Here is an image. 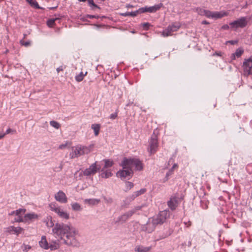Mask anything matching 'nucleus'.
Masks as SVG:
<instances>
[{
  "mask_svg": "<svg viewBox=\"0 0 252 252\" xmlns=\"http://www.w3.org/2000/svg\"><path fill=\"white\" fill-rule=\"evenodd\" d=\"M52 231L66 245L73 247L79 246V243L76 239L78 231L73 227L63 223H57L53 228Z\"/></svg>",
  "mask_w": 252,
  "mask_h": 252,
  "instance_id": "nucleus-1",
  "label": "nucleus"
},
{
  "mask_svg": "<svg viewBox=\"0 0 252 252\" xmlns=\"http://www.w3.org/2000/svg\"><path fill=\"white\" fill-rule=\"evenodd\" d=\"M169 217L168 210L160 211L156 218L152 220V222H148L146 224L145 230L148 233L152 232L155 228L156 226L158 224H163L167 218Z\"/></svg>",
  "mask_w": 252,
  "mask_h": 252,
  "instance_id": "nucleus-2",
  "label": "nucleus"
},
{
  "mask_svg": "<svg viewBox=\"0 0 252 252\" xmlns=\"http://www.w3.org/2000/svg\"><path fill=\"white\" fill-rule=\"evenodd\" d=\"M93 145L88 147L77 146L72 148V152L70 153L71 158H78L85 154H88L91 151Z\"/></svg>",
  "mask_w": 252,
  "mask_h": 252,
  "instance_id": "nucleus-3",
  "label": "nucleus"
},
{
  "mask_svg": "<svg viewBox=\"0 0 252 252\" xmlns=\"http://www.w3.org/2000/svg\"><path fill=\"white\" fill-rule=\"evenodd\" d=\"M124 160L122 161L121 165L123 167V170H119L117 173V176L120 177L122 180H124L126 178L127 179L131 178L133 174V172L132 169L128 166H124Z\"/></svg>",
  "mask_w": 252,
  "mask_h": 252,
  "instance_id": "nucleus-4",
  "label": "nucleus"
},
{
  "mask_svg": "<svg viewBox=\"0 0 252 252\" xmlns=\"http://www.w3.org/2000/svg\"><path fill=\"white\" fill-rule=\"evenodd\" d=\"M124 165L128 166L132 169L133 166H135L136 170L141 171L143 169V165L141 161L137 158H124Z\"/></svg>",
  "mask_w": 252,
  "mask_h": 252,
  "instance_id": "nucleus-5",
  "label": "nucleus"
},
{
  "mask_svg": "<svg viewBox=\"0 0 252 252\" xmlns=\"http://www.w3.org/2000/svg\"><path fill=\"white\" fill-rule=\"evenodd\" d=\"M158 147V142L157 135L153 134L149 141V147L148 148V152L150 154L156 152Z\"/></svg>",
  "mask_w": 252,
  "mask_h": 252,
  "instance_id": "nucleus-6",
  "label": "nucleus"
},
{
  "mask_svg": "<svg viewBox=\"0 0 252 252\" xmlns=\"http://www.w3.org/2000/svg\"><path fill=\"white\" fill-rule=\"evenodd\" d=\"M180 27L181 24L179 23H173L171 25L168 26V27L163 31L162 35L164 37L171 35L172 32L177 31Z\"/></svg>",
  "mask_w": 252,
  "mask_h": 252,
  "instance_id": "nucleus-7",
  "label": "nucleus"
},
{
  "mask_svg": "<svg viewBox=\"0 0 252 252\" xmlns=\"http://www.w3.org/2000/svg\"><path fill=\"white\" fill-rule=\"evenodd\" d=\"M97 161L93 163L88 168H86L83 171V175L86 176H89L95 174L99 171L100 166L96 164Z\"/></svg>",
  "mask_w": 252,
  "mask_h": 252,
  "instance_id": "nucleus-8",
  "label": "nucleus"
},
{
  "mask_svg": "<svg viewBox=\"0 0 252 252\" xmlns=\"http://www.w3.org/2000/svg\"><path fill=\"white\" fill-rule=\"evenodd\" d=\"M202 14L209 18L218 19L222 18L224 16V14L220 12L216 11L212 12L207 10H203Z\"/></svg>",
  "mask_w": 252,
  "mask_h": 252,
  "instance_id": "nucleus-9",
  "label": "nucleus"
},
{
  "mask_svg": "<svg viewBox=\"0 0 252 252\" xmlns=\"http://www.w3.org/2000/svg\"><path fill=\"white\" fill-rule=\"evenodd\" d=\"M163 6V4L162 3H159L158 4H156L154 6L150 7H141L139 8L140 13H143L144 12H150L153 13L156 12L157 10H159L161 7Z\"/></svg>",
  "mask_w": 252,
  "mask_h": 252,
  "instance_id": "nucleus-10",
  "label": "nucleus"
},
{
  "mask_svg": "<svg viewBox=\"0 0 252 252\" xmlns=\"http://www.w3.org/2000/svg\"><path fill=\"white\" fill-rule=\"evenodd\" d=\"M233 27L244 28L247 25V21L246 17H243L230 24Z\"/></svg>",
  "mask_w": 252,
  "mask_h": 252,
  "instance_id": "nucleus-11",
  "label": "nucleus"
},
{
  "mask_svg": "<svg viewBox=\"0 0 252 252\" xmlns=\"http://www.w3.org/2000/svg\"><path fill=\"white\" fill-rule=\"evenodd\" d=\"M55 198L57 201L61 203H65L67 201V199L65 193L61 190L58 191L55 195Z\"/></svg>",
  "mask_w": 252,
  "mask_h": 252,
  "instance_id": "nucleus-12",
  "label": "nucleus"
},
{
  "mask_svg": "<svg viewBox=\"0 0 252 252\" xmlns=\"http://www.w3.org/2000/svg\"><path fill=\"white\" fill-rule=\"evenodd\" d=\"M178 203V197L176 196H171L170 200L167 202L168 206L172 210L176 209Z\"/></svg>",
  "mask_w": 252,
  "mask_h": 252,
  "instance_id": "nucleus-13",
  "label": "nucleus"
},
{
  "mask_svg": "<svg viewBox=\"0 0 252 252\" xmlns=\"http://www.w3.org/2000/svg\"><path fill=\"white\" fill-rule=\"evenodd\" d=\"M24 229L21 227L10 226L6 228V232L9 233L16 234L17 235L21 233Z\"/></svg>",
  "mask_w": 252,
  "mask_h": 252,
  "instance_id": "nucleus-14",
  "label": "nucleus"
},
{
  "mask_svg": "<svg viewBox=\"0 0 252 252\" xmlns=\"http://www.w3.org/2000/svg\"><path fill=\"white\" fill-rule=\"evenodd\" d=\"M39 244L42 248L45 250H48L49 249V244L45 236H42L41 240L39 242Z\"/></svg>",
  "mask_w": 252,
  "mask_h": 252,
  "instance_id": "nucleus-15",
  "label": "nucleus"
},
{
  "mask_svg": "<svg viewBox=\"0 0 252 252\" xmlns=\"http://www.w3.org/2000/svg\"><path fill=\"white\" fill-rule=\"evenodd\" d=\"M136 197L132 193L131 195L128 196L126 198V199L123 201V204L122 205V207H126L127 205H129L130 202L133 201Z\"/></svg>",
  "mask_w": 252,
  "mask_h": 252,
  "instance_id": "nucleus-16",
  "label": "nucleus"
},
{
  "mask_svg": "<svg viewBox=\"0 0 252 252\" xmlns=\"http://www.w3.org/2000/svg\"><path fill=\"white\" fill-rule=\"evenodd\" d=\"M138 14H140L139 8L135 11L126 12H125V13H120V15L123 16H125V17H126V16L135 17Z\"/></svg>",
  "mask_w": 252,
  "mask_h": 252,
  "instance_id": "nucleus-17",
  "label": "nucleus"
},
{
  "mask_svg": "<svg viewBox=\"0 0 252 252\" xmlns=\"http://www.w3.org/2000/svg\"><path fill=\"white\" fill-rule=\"evenodd\" d=\"M151 250V247H144L138 246L135 248L134 251L136 252H149Z\"/></svg>",
  "mask_w": 252,
  "mask_h": 252,
  "instance_id": "nucleus-18",
  "label": "nucleus"
},
{
  "mask_svg": "<svg viewBox=\"0 0 252 252\" xmlns=\"http://www.w3.org/2000/svg\"><path fill=\"white\" fill-rule=\"evenodd\" d=\"M57 214L62 218L65 219H68L69 218V215L66 212H64L61 208L57 212Z\"/></svg>",
  "mask_w": 252,
  "mask_h": 252,
  "instance_id": "nucleus-19",
  "label": "nucleus"
},
{
  "mask_svg": "<svg viewBox=\"0 0 252 252\" xmlns=\"http://www.w3.org/2000/svg\"><path fill=\"white\" fill-rule=\"evenodd\" d=\"M26 1L32 7L39 9H42V7L39 6L38 2L35 0H26Z\"/></svg>",
  "mask_w": 252,
  "mask_h": 252,
  "instance_id": "nucleus-20",
  "label": "nucleus"
},
{
  "mask_svg": "<svg viewBox=\"0 0 252 252\" xmlns=\"http://www.w3.org/2000/svg\"><path fill=\"white\" fill-rule=\"evenodd\" d=\"M85 202L86 203H88L90 205H94L98 204L100 200L98 199H86L85 200Z\"/></svg>",
  "mask_w": 252,
  "mask_h": 252,
  "instance_id": "nucleus-21",
  "label": "nucleus"
},
{
  "mask_svg": "<svg viewBox=\"0 0 252 252\" xmlns=\"http://www.w3.org/2000/svg\"><path fill=\"white\" fill-rule=\"evenodd\" d=\"M38 217L37 215L34 213H29L27 214L24 216L25 220H31L32 219H37Z\"/></svg>",
  "mask_w": 252,
  "mask_h": 252,
  "instance_id": "nucleus-22",
  "label": "nucleus"
},
{
  "mask_svg": "<svg viewBox=\"0 0 252 252\" xmlns=\"http://www.w3.org/2000/svg\"><path fill=\"white\" fill-rule=\"evenodd\" d=\"M91 127L94 130V135L95 136H97L99 133V129H100V125L99 124H93L91 126Z\"/></svg>",
  "mask_w": 252,
  "mask_h": 252,
  "instance_id": "nucleus-23",
  "label": "nucleus"
},
{
  "mask_svg": "<svg viewBox=\"0 0 252 252\" xmlns=\"http://www.w3.org/2000/svg\"><path fill=\"white\" fill-rule=\"evenodd\" d=\"M105 164L103 168L102 169L101 171H103L104 169L111 167L113 164V162L110 159L104 160Z\"/></svg>",
  "mask_w": 252,
  "mask_h": 252,
  "instance_id": "nucleus-24",
  "label": "nucleus"
},
{
  "mask_svg": "<svg viewBox=\"0 0 252 252\" xmlns=\"http://www.w3.org/2000/svg\"><path fill=\"white\" fill-rule=\"evenodd\" d=\"M44 222H46V226L48 227H52L54 225L52 220V217L50 216L47 217Z\"/></svg>",
  "mask_w": 252,
  "mask_h": 252,
  "instance_id": "nucleus-25",
  "label": "nucleus"
},
{
  "mask_svg": "<svg viewBox=\"0 0 252 252\" xmlns=\"http://www.w3.org/2000/svg\"><path fill=\"white\" fill-rule=\"evenodd\" d=\"M101 172L102 173L101 174V176L102 178H108L112 176V173L109 171H104V170L103 171Z\"/></svg>",
  "mask_w": 252,
  "mask_h": 252,
  "instance_id": "nucleus-26",
  "label": "nucleus"
},
{
  "mask_svg": "<svg viewBox=\"0 0 252 252\" xmlns=\"http://www.w3.org/2000/svg\"><path fill=\"white\" fill-rule=\"evenodd\" d=\"M49 207L52 211H54L56 213L60 209V208L58 206L56 203H51L49 205Z\"/></svg>",
  "mask_w": 252,
  "mask_h": 252,
  "instance_id": "nucleus-27",
  "label": "nucleus"
},
{
  "mask_svg": "<svg viewBox=\"0 0 252 252\" xmlns=\"http://www.w3.org/2000/svg\"><path fill=\"white\" fill-rule=\"evenodd\" d=\"M58 18H53L50 19L47 21V25L49 27H53L55 25V21L57 20Z\"/></svg>",
  "mask_w": 252,
  "mask_h": 252,
  "instance_id": "nucleus-28",
  "label": "nucleus"
},
{
  "mask_svg": "<svg viewBox=\"0 0 252 252\" xmlns=\"http://www.w3.org/2000/svg\"><path fill=\"white\" fill-rule=\"evenodd\" d=\"M72 209L74 211H78L81 210V206L77 202L71 204Z\"/></svg>",
  "mask_w": 252,
  "mask_h": 252,
  "instance_id": "nucleus-29",
  "label": "nucleus"
},
{
  "mask_svg": "<svg viewBox=\"0 0 252 252\" xmlns=\"http://www.w3.org/2000/svg\"><path fill=\"white\" fill-rule=\"evenodd\" d=\"M146 191V189H141L139 190L135 191L133 193V194L134 195V196L137 197V196L144 194Z\"/></svg>",
  "mask_w": 252,
  "mask_h": 252,
  "instance_id": "nucleus-30",
  "label": "nucleus"
},
{
  "mask_svg": "<svg viewBox=\"0 0 252 252\" xmlns=\"http://www.w3.org/2000/svg\"><path fill=\"white\" fill-rule=\"evenodd\" d=\"M88 2L89 6L92 7V9L94 10L95 8H100L97 5L94 3L93 0H88Z\"/></svg>",
  "mask_w": 252,
  "mask_h": 252,
  "instance_id": "nucleus-31",
  "label": "nucleus"
},
{
  "mask_svg": "<svg viewBox=\"0 0 252 252\" xmlns=\"http://www.w3.org/2000/svg\"><path fill=\"white\" fill-rule=\"evenodd\" d=\"M87 72H86L84 74L82 72H81L80 74L75 77V79L77 82H80L83 80L84 76L86 75Z\"/></svg>",
  "mask_w": 252,
  "mask_h": 252,
  "instance_id": "nucleus-32",
  "label": "nucleus"
},
{
  "mask_svg": "<svg viewBox=\"0 0 252 252\" xmlns=\"http://www.w3.org/2000/svg\"><path fill=\"white\" fill-rule=\"evenodd\" d=\"M26 211L25 209H19L16 211H14L15 212V215L17 216H21V215L24 214Z\"/></svg>",
  "mask_w": 252,
  "mask_h": 252,
  "instance_id": "nucleus-33",
  "label": "nucleus"
},
{
  "mask_svg": "<svg viewBox=\"0 0 252 252\" xmlns=\"http://www.w3.org/2000/svg\"><path fill=\"white\" fill-rule=\"evenodd\" d=\"M50 125L55 127L56 129H58L60 128L61 125L57 122L55 121H51L50 122Z\"/></svg>",
  "mask_w": 252,
  "mask_h": 252,
  "instance_id": "nucleus-34",
  "label": "nucleus"
},
{
  "mask_svg": "<svg viewBox=\"0 0 252 252\" xmlns=\"http://www.w3.org/2000/svg\"><path fill=\"white\" fill-rule=\"evenodd\" d=\"M103 198L105 201V203L106 204H111L113 202L112 198L110 197H106L105 196H103Z\"/></svg>",
  "mask_w": 252,
  "mask_h": 252,
  "instance_id": "nucleus-35",
  "label": "nucleus"
},
{
  "mask_svg": "<svg viewBox=\"0 0 252 252\" xmlns=\"http://www.w3.org/2000/svg\"><path fill=\"white\" fill-rule=\"evenodd\" d=\"M127 219H128V218L124 214L123 215L120 216L118 218V220L117 221V222L122 221L123 222H124L126 221Z\"/></svg>",
  "mask_w": 252,
  "mask_h": 252,
  "instance_id": "nucleus-36",
  "label": "nucleus"
},
{
  "mask_svg": "<svg viewBox=\"0 0 252 252\" xmlns=\"http://www.w3.org/2000/svg\"><path fill=\"white\" fill-rule=\"evenodd\" d=\"M244 53V50L242 49L238 48L237 49L234 54L236 56L237 58H239L241 56L242 54Z\"/></svg>",
  "mask_w": 252,
  "mask_h": 252,
  "instance_id": "nucleus-37",
  "label": "nucleus"
},
{
  "mask_svg": "<svg viewBox=\"0 0 252 252\" xmlns=\"http://www.w3.org/2000/svg\"><path fill=\"white\" fill-rule=\"evenodd\" d=\"M134 186L132 182H126V190L127 191L132 188Z\"/></svg>",
  "mask_w": 252,
  "mask_h": 252,
  "instance_id": "nucleus-38",
  "label": "nucleus"
},
{
  "mask_svg": "<svg viewBox=\"0 0 252 252\" xmlns=\"http://www.w3.org/2000/svg\"><path fill=\"white\" fill-rule=\"evenodd\" d=\"M135 213V210H130L129 211L125 213L124 214L125 216L128 219L129 217L132 216L133 214Z\"/></svg>",
  "mask_w": 252,
  "mask_h": 252,
  "instance_id": "nucleus-39",
  "label": "nucleus"
},
{
  "mask_svg": "<svg viewBox=\"0 0 252 252\" xmlns=\"http://www.w3.org/2000/svg\"><path fill=\"white\" fill-rule=\"evenodd\" d=\"M244 72L246 76H248L252 74V72L250 70V69H248L247 67H244Z\"/></svg>",
  "mask_w": 252,
  "mask_h": 252,
  "instance_id": "nucleus-40",
  "label": "nucleus"
},
{
  "mask_svg": "<svg viewBox=\"0 0 252 252\" xmlns=\"http://www.w3.org/2000/svg\"><path fill=\"white\" fill-rule=\"evenodd\" d=\"M20 42L21 44H22V45H24L26 47H28L31 44V42L29 41H24L23 40H21Z\"/></svg>",
  "mask_w": 252,
  "mask_h": 252,
  "instance_id": "nucleus-41",
  "label": "nucleus"
},
{
  "mask_svg": "<svg viewBox=\"0 0 252 252\" xmlns=\"http://www.w3.org/2000/svg\"><path fill=\"white\" fill-rule=\"evenodd\" d=\"M14 222H23L24 221V219L21 217V216H17V218L14 219Z\"/></svg>",
  "mask_w": 252,
  "mask_h": 252,
  "instance_id": "nucleus-42",
  "label": "nucleus"
},
{
  "mask_svg": "<svg viewBox=\"0 0 252 252\" xmlns=\"http://www.w3.org/2000/svg\"><path fill=\"white\" fill-rule=\"evenodd\" d=\"M142 26L144 29L148 30L151 25L149 23H144L142 24Z\"/></svg>",
  "mask_w": 252,
  "mask_h": 252,
  "instance_id": "nucleus-43",
  "label": "nucleus"
},
{
  "mask_svg": "<svg viewBox=\"0 0 252 252\" xmlns=\"http://www.w3.org/2000/svg\"><path fill=\"white\" fill-rule=\"evenodd\" d=\"M86 18H91V19H92V18H96V19H98L99 16H95V15H89V14H87L85 16Z\"/></svg>",
  "mask_w": 252,
  "mask_h": 252,
  "instance_id": "nucleus-44",
  "label": "nucleus"
},
{
  "mask_svg": "<svg viewBox=\"0 0 252 252\" xmlns=\"http://www.w3.org/2000/svg\"><path fill=\"white\" fill-rule=\"evenodd\" d=\"M249 62L247 61V59H245V61L243 63V66L244 67H247L248 68V66H249Z\"/></svg>",
  "mask_w": 252,
  "mask_h": 252,
  "instance_id": "nucleus-45",
  "label": "nucleus"
},
{
  "mask_svg": "<svg viewBox=\"0 0 252 252\" xmlns=\"http://www.w3.org/2000/svg\"><path fill=\"white\" fill-rule=\"evenodd\" d=\"M24 245V249L23 250L24 252H28L30 249H31V247L29 245Z\"/></svg>",
  "mask_w": 252,
  "mask_h": 252,
  "instance_id": "nucleus-46",
  "label": "nucleus"
},
{
  "mask_svg": "<svg viewBox=\"0 0 252 252\" xmlns=\"http://www.w3.org/2000/svg\"><path fill=\"white\" fill-rule=\"evenodd\" d=\"M68 143L69 142L67 141V142H66V143L65 144H63L60 145L59 146V149H64V148H65L67 146Z\"/></svg>",
  "mask_w": 252,
  "mask_h": 252,
  "instance_id": "nucleus-47",
  "label": "nucleus"
},
{
  "mask_svg": "<svg viewBox=\"0 0 252 252\" xmlns=\"http://www.w3.org/2000/svg\"><path fill=\"white\" fill-rule=\"evenodd\" d=\"M16 132V131L15 130L9 128L6 130V131L4 134H5V135H6V134H9L11 132Z\"/></svg>",
  "mask_w": 252,
  "mask_h": 252,
  "instance_id": "nucleus-48",
  "label": "nucleus"
},
{
  "mask_svg": "<svg viewBox=\"0 0 252 252\" xmlns=\"http://www.w3.org/2000/svg\"><path fill=\"white\" fill-rule=\"evenodd\" d=\"M227 43H229L231 44V45H235L236 44L238 43L237 40H229L226 42Z\"/></svg>",
  "mask_w": 252,
  "mask_h": 252,
  "instance_id": "nucleus-49",
  "label": "nucleus"
},
{
  "mask_svg": "<svg viewBox=\"0 0 252 252\" xmlns=\"http://www.w3.org/2000/svg\"><path fill=\"white\" fill-rule=\"evenodd\" d=\"M117 117V113L111 114L110 116V118L111 119H115Z\"/></svg>",
  "mask_w": 252,
  "mask_h": 252,
  "instance_id": "nucleus-50",
  "label": "nucleus"
},
{
  "mask_svg": "<svg viewBox=\"0 0 252 252\" xmlns=\"http://www.w3.org/2000/svg\"><path fill=\"white\" fill-rule=\"evenodd\" d=\"M49 249H50L51 250H56L57 249L56 246L54 245H49Z\"/></svg>",
  "mask_w": 252,
  "mask_h": 252,
  "instance_id": "nucleus-51",
  "label": "nucleus"
},
{
  "mask_svg": "<svg viewBox=\"0 0 252 252\" xmlns=\"http://www.w3.org/2000/svg\"><path fill=\"white\" fill-rule=\"evenodd\" d=\"M169 175H170L169 172L166 173V176H165L164 179H163V182H165L168 181V177H169Z\"/></svg>",
  "mask_w": 252,
  "mask_h": 252,
  "instance_id": "nucleus-52",
  "label": "nucleus"
},
{
  "mask_svg": "<svg viewBox=\"0 0 252 252\" xmlns=\"http://www.w3.org/2000/svg\"><path fill=\"white\" fill-rule=\"evenodd\" d=\"M229 28V27L228 25H224L221 27V29L224 30H228Z\"/></svg>",
  "mask_w": 252,
  "mask_h": 252,
  "instance_id": "nucleus-53",
  "label": "nucleus"
},
{
  "mask_svg": "<svg viewBox=\"0 0 252 252\" xmlns=\"http://www.w3.org/2000/svg\"><path fill=\"white\" fill-rule=\"evenodd\" d=\"M56 70H57V71L58 73H59L60 71H63V66H60V67H58Z\"/></svg>",
  "mask_w": 252,
  "mask_h": 252,
  "instance_id": "nucleus-54",
  "label": "nucleus"
},
{
  "mask_svg": "<svg viewBox=\"0 0 252 252\" xmlns=\"http://www.w3.org/2000/svg\"><path fill=\"white\" fill-rule=\"evenodd\" d=\"M185 224L187 227H189L191 225V222L190 221H189L188 222H185Z\"/></svg>",
  "mask_w": 252,
  "mask_h": 252,
  "instance_id": "nucleus-55",
  "label": "nucleus"
},
{
  "mask_svg": "<svg viewBox=\"0 0 252 252\" xmlns=\"http://www.w3.org/2000/svg\"><path fill=\"white\" fill-rule=\"evenodd\" d=\"M126 8H133L134 7V6L133 5H131V4H127L126 5Z\"/></svg>",
  "mask_w": 252,
  "mask_h": 252,
  "instance_id": "nucleus-56",
  "label": "nucleus"
},
{
  "mask_svg": "<svg viewBox=\"0 0 252 252\" xmlns=\"http://www.w3.org/2000/svg\"><path fill=\"white\" fill-rule=\"evenodd\" d=\"M236 56L235 55V54L234 53L232 54L231 55V60H235Z\"/></svg>",
  "mask_w": 252,
  "mask_h": 252,
  "instance_id": "nucleus-57",
  "label": "nucleus"
},
{
  "mask_svg": "<svg viewBox=\"0 0 252 252\" xmlns=\"http://www.w3.org/2000/svg\"><path fill=\"white\" fill-rule=\"evenodd\" d=\"M201 23L202 24H209V23L206 20L202 21Z\"/></svg>",
  "mask_w": 252,
  "mask_h": 252,
  "instance_id": "nucleus-58",
  "label": "nucleus"
},
{
  "mask_svg": "<svg viewBox=\"0 0 252 252\" xmlns=\"http://www.w3.org/2000/svg\"><path fill=\"white\" fill-rule=\"evenodd\" d=\"M141 207H140V206H137V207H136L135 208V209H133V210H135V211H137V210H140V209H141Z\"/></svg>",
  "mask_w": 252,
  "mask_h": 252,
  "instance_id": "nucleus-59",
  "label": "nucleus"
},
{
  "mask_svg": "<svg viewBox=\"0 0 252 252\" xmlns=\"http://www.w3.org/2000/svg\"><path fill=\"white\" fill-rule=\"evenodd\" d=\"M247 61L252 63V57L251 56L249 58L247 59Z\"/></svg>",
  "mask_w": 252,
  "mask_h": 252,
  "instance_id": "nucleus-60",
  "label": "nucleus"
},
{
  "mask_svg": "<svg viewBox=\"0 0 252 252\" xmlns=\"http://www.w3.org/2000/svg\"><path fill=\"white\" fill-rule=\"evenodd\" d=\"M5 135V134H0V139L3 138Z\"/></svg>",
  "mask_w": 252,
  "mask_h": 252,
  "instance_id": "nucleus-61",
  "label": "nucleus"
},
{
  "mask_svg": "<svg viewBox=\"0 0 252 252\" xmlns=\"http://www.w3.org/2000/svg\"><path fill=\"white\" fill-rule=\"evenodd\" d=\"M216 55H217L218 56H221V52L216 53Z\"/></svg>",
  "mask_w": 252,
  "mask_h": 252,
  "instance_id": "nucleus-62",
  "label": "nucleus"
},
{
  "mask_svg": "<svg viewBox=\"0 0 252 252\" xmlns=\"http://www.w3.org/2000/svg\"><path fill=\"white\" fill-rule=\"evenodd\" d=\"M14 214H15V212H14V211L12 212L10 214H9L10 215H13Z\"/></svg>",
  "mask_w": 252,
  "mask_h": 252,
  "instance_id": "nucleus-63",
  "label": "nucleus"
},
{
  "mask_svg": "<svg viewBox=\"0 0 252 252\" xmlns=\"http://www.w3.org/2000/svg\"><path fill=\"white\" fill-rule=\"evenodd\" d=\"M177 166V164H174L173 165V166H172V169L174 168H175L176 166Z\"/></svg>",
  "mask_w": 252,
  "mask_h": 252,
  "instance_id": "nucleus-64",
  "label": "nucleus"
}]
</instances>
